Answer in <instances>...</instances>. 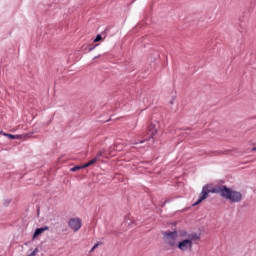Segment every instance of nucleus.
I'll use <instances>...</instances> for the list:
<instances>
[{
	"label": "nucleus",
	"mask_w": 256,
	"mask_h": 256,
	"mask_svg": "<svg viewBox=\"0 0 256 256\" xmlns=\"http://www.w3.org/2000/svg\"><path fill=\"white\" fill-rule=\"evenodd\" d=\"M164 243L170 249H177L180 253L193 251V243L199 241L201 236L187 230H167L162 233Z\"/></svg>",
	"instance_id": "nucleus-1"
},
{
	"label": "nucleus",
	"mask_w": 256,
	"mask_h": 256,
	"mask_svg": "<svg viewBox=\"0 0 256 256\" xmlns=\"http://www.w3.org/2000/svg\"><path fill=\"white\" fill-rule=\"evenodd\" d=\"M219 195L229 203H240L243 199L241 192L235 191L227 186H220Z\"/></svg>",
	"instance_id": "nucleus-2"
},
{
	"label": "nucleus",
	"mask_w": 256,
	"mask_h": 256,
	"mask_svg": "<svg viewBox=\"0 0 256 256\" xmlns=\"http://www.w3.org/2000/svg\"><path fill=\"white\" fill-rule=\"evenodd\" d=\"M221 190V186L213 188L211 184H207L203 186L202 192L200 193V197L197 200L196 203L193 204V207L199 205L200 203H203L207 197H209V193H217L219 195V191Z\"/></svg>",
	"instance_id": "nucleus-3"
},
{
	"label": "nucleus",
	"mask_w": 256,
	"mask_h": 256,
	"mask_svg": "<svg viewBox=\"0 0 256 256\" xmlns=\"http://www.w3.org/2000/svg\"><path fill=\"white\" fill-rule=\"evenodd\" d=\"M81 225H82V220L81 218H78V217L70 218L68 221V227H70V229H72L74 233H77V231L81 229Z\"/></svg>",
	"instance_id": "nucleus-4"
},
{
	"label": "nucleus",
	"mask_w": 256,
	"mask_h": 256,
	"mask_svg": "<svg viewBox=\"0 0 256 256\" xmlns=\"http://www.w3.org/2000/svg\"><path fill=\"white\" fill-rule=\"evenodd\" d=\"M159 129L155 124H150L148 127L147 135L149 136L150 139H153L155 135H157Z\"/></svg>",
	"instance_id": "nucleus-5"
},
{
	"label": "nucleus",
	"mask_w": 256,
	"mask_h": 256,
	"mask_svg": "<svg viewBox=\"0 0 256 256\" xmlns=\"http://www.w3.org/2000/svg\"><path fill=\"white\" fill-rule=\"evenodd\" d=\"M4 137H8L9 139H29L31 134H22V135H12L8 133H3Z\"/></svg>",
	"instance_id": "nucleus-6"
},
{
	"label": "nucleus",
	"mask_w": 256,
	"mask_h": 256,
	"mask_svg": "<svg viewBox=\"0 0 256 256\" xmlns=\"http://www.w3.org/2000/svg\"><path fill=\"white\" fill-rule=\"evenodd\" d=\"M45 231H49V227L45 226L42 228H37L33 234L32 239H35L36 237H39L42 233H45Z\"/></svg>",
	"instance_id": "nucleus-7"
},
{
	"label": "nucleus",
	"mask_w": 256,
	"mask_h": 256,
	"mask_svg": "<svg viewBox=\"0 0 256 256\" xmlns=\"http://www.w3.org/2000/svg\"><path fill=\"white\" fill-rule=\"evenodd\" d=\"M94 163H97V158L90 160L88 163L83 165V167H84V169H87V167H91V165H93Z\"/></svg>",
	"instance_id": "nucleus-8"
},
{
	"label": "nucleus",
	"mask_w": 256,
	"mask_h": 256,
	"mask_svg": "<svg viewBox=\"0 0 256 256\" xmlns=\"http://www.w3.org/2000/svg\"><path fill=\"white\" fill-rule=\"evenodd\" d=\"M101 54H99V51H94L91 53V57H93V59H97V57H100Z\"/></svg>",
	"instance_id": "nucleus-9"
},
{
	"label": "nucleus",
	"mask_w": 256,
	"mask_h": 256,
	"mask_svg": "<svg viewBox=\"0 0 256 256\" xmlns=\"http://www.w3.org/2000/svg\"><path fill=\"white\" fill-rule=\"evenodd\" d=\"M99 41H103V37L101 36V34H98L96 36V38L94 39V43H99Z\"/></svg>",
	"instance_id": "nucleus-10"
},
{
	"label": "nucleus",
	"mask_w": 256,
	"mask_h": 256,
	"mask_svg": "<svg viewBox=\"0 0 256 256\" xmlns=\"http://www.w3.org/2000/svg\"><path fill=\"white\" fill-rule=\"evenodd\" d=\"M79 169H84V167L83 166H76V167H73L71 169V171L75 172V171H79Z\"/></svg>",
	"instance_id": "nucleus-11"
},
{
	"label": "nucleus",
	"mask_w": 256,
	"mask_h": 256,
	"mask_svg": "<svg viewBox=\"0 0 256 256\" xmlns=\"http://www.w3.org/2000/svg\"><path fill=\"white\" fill-rule=\"evenodd\" d=\"M9 203H11L10 199H7V200L4 201V205H9Z\"/></svg>",
	"instance_id": "nucleus-12"
},
{
	"label": "nucleus",
	"mask_w": 256,
	"mask_h": 256,
	"mask_svg": "<svg viewBox=\"0 0 256 256\" xmlns=\"http://www.w3.org/2000/svg\"><path fill=\"white\" fill-rule=\"evenodd\" d=\"M95 47H99V44H96L94 47L89 48V51H90V52H92V51H93V49H95Z\"/></svg>",
	"instance_id": "nucleus-13"
},
{
	"label": "nucleus",
	"mask_w": 256,
	"mask_h": 256,
	"mask_svg": "<svg viewBox=\"0 0 256 256\" xmlns=\"http://www.w3.org/2000/svg\"><path fill=\"white\" fill-rule=\"evenodd\" d=\"M98 245L96 244L92 249H97Z\"/></svg>",
	"instance_id": "nucleus-14"
},
{
	"label": "nucleus",
	"mask_w": 256,
	"mask_h": 256,
	"mask_svg": "<svg viewBox=\"0 0 256 256\" xmlns=\"http://www.w3.org/2000/svg\"><path fill=\"white\" fill-rule=\"evenodd\" d=\"M252 151H256V147H254V148L252 149Z\"/></svg>",
	"instance_id": "nucleus-15"
}]
</instances>
